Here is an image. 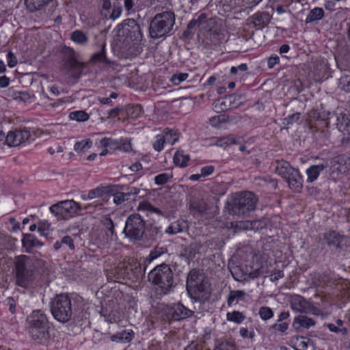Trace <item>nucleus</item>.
Instances as JSON below:
<instances>
[{
	"label": "nucleus",
	"mask_w": 350,
	"mask_h": 350,
	"mask_svg": "<svg viewBox=\"0 0 350 350\" xmlns=\"http://www.w3.org/2000/svg\"><path fill=\"white\" fill-rule=\"evenodd\" d=\"M27 331L31 338L40 344H47L51 339L50 325L46 315L41 310H34L27 317Z\"/></svg>",
	"instance_id": "obj_1"
},
{
	"label": "nucleus",
	"mask_w": 350,
	"mask_h": 350,
	"mask_svg": "<svg viewBox=\"0 0 350 350\" xmlns=\"http://www.w3.org/2000/svg\"><path fill=\"white\" fill-rule=\"evenodd\" d=\"M186 287L190 297L196 301L204 302L211 296V284L200 271H189Z\"/></svg>",
	"instance_id": "obj_2"
},
{
	"label": "nucleus",
	"mask_w": 350,
	"mask_h": 350,
	"mask_svg": "<svg viewBox=\"0 0 350 350\" xmlns=\"http://www.w3.org/2000/svg\"><path fill=\"white\" fill-rule=\"evenodd\" d=\"M34 260L26 255L16 256L14 259V275L16 284L28 288L34 280L36 271Z\"/></svg>",
	"instance_id": "obj_3"
},
{
	"label": "nucleus",
	"mask_w": 350,
	"mask_h": 350,
	"mask_svg": "<svg viewBox=\"0 0 350 350\" xmlns=\"http://www.w3.org/2000/svg\"><path fill=\"white\" fill-rule=\"evenodd\" d=\"M159 295H167L174 287V273L170 266L162 264L155 267L148 275Z\"/></svg>",
	"instance_id": "obj_4"
},
{
	"label": "nucleus",
	"mask_w": 350,
	"mask_h": 350,
	"mask_svg": "<svg viewBox=\"0 0 350 350\" xmlns=\"http://www.w3.org/2000/svg\"><path fill=\"white\" fill-rule=\"evenodd\" d=\"M175 19V14L171 11L157 14L150 23L149 32L151 38L158 39L168 35L173 29Z\"/></svg>",
	"instance_id": "obj_5"
},
{
	"label": "nucleus",
	"mask_w": 350,
	"mask_h": 350,
	"mask_svg": "<svg viewBox=\"0 0 350 350\" xmlns=\"http://www.w3.org/2000/svg\"><path fill=\"white\" fill-rule=\"evenodd\" d=\"M51 311L54 319L57 321L65 323L72 317V301L66 294L57 295L51 302Z\"/></svg>",
	"instance_id": "obj_6"
},
{
	"label": "nucleus",
	"mask_w": 350,
	"mask_h": 350,
	"mask_svg": "<svg viewBox=\"0 0 350 350\" xmlns=\"http://www.w3.org/2000/svg\"><path fill=\"white\" fill-rule=\"evenodd\" d=\"M258 199L252 192L241 193L234 199L230 213L238 217H246L254 211Z\"/></svg>",
	"instance_id": "obj_7"
},
{
	"label": "nucleus",
	"mask_w": 350,
	"mask_h": 350,
	"mask_svg": "<svg viewBox=\"0 0 350 350\" xmlns=\"http://www.w3.org/2000/svg\"><path fill=\"white\" fill-rule=\"evenodd\" d=\"M49 210L58 220H67L78 215L82 208L79 203L73 200H66L51 205Z\"/></svg>",
	"instance_id": "obj_8"
},
{
	"label": "nucleus",
	"mask_w": 350,
	"mask_h": 350,
	"mask_svg": "<svg viewBox=\"0 0 350 350\" xmlns=\"http://www.w3.org/2000/svg\"><path fill=\"white\" fill-rule=\"evenodd\" d=\"M145 226V221L142 216L134 213L127 218L124 232L131 241H140L144 235Z\"/></svg>",
	"instance_id": "obj_9"
},
{
	"label": "nucleus",
	"mask_w": 350,
	"mask_h": 350,
	"mask_svg": "<svg viewBox=\"0 0 350 350\" xmlns=\"http://www.w3.org/2000/svg\"><path fill=\"white\" fill-rule=\"evenodd\" d=\"M67 57L65 60L64 67L67 72L73 78H79L86 64L79 62L76 59V52L72 48L66 49Z\"/></svg>",
	"instance_id": "obj_10"
},
{
	"label": "nucleus",
	"mask_w": 350,
	"mask_h": 350,
	"mask_svg": "<svg viewBox=\"0 0 350 350\" xmlns=\"http://www.w3.org/2000/svg\"><path fill=\"white\" fill-rule=\"evenodd\" d=\"M119 27H121L118 29L119 33H122V36L127 39L136 43L142 40V33L140 27L134 19L124 20Z\"/></svg>",
	"instance_id": "obj_11"
},
{
	"label": "nucleus",
	"mask_w": 350,
	"mask_h": 350,
	"mask_svg": "<svg viewBox=\"0 0 350 350\" xmlns=\"http://www.w3.org/2000/svg\"><path fill=\"white\" fill-rule=\"evenodd\" d=\"M122 264H124L123 271L125 279L137 282L142 278L144 271L140 263L136 259H124L122 261Z\"/></svg>",
	"instance_id": "obj_12"
},
{
	"label": "nucleus",
	"mask_w": 350,
	"mask_h": 350,
	"mask_svg": "<svg viewBox=\"0 0 350 350\" xmlns=\"http://www.w3.org/2000/svg\"><path fill=\"white\" fill-rule=\"evenodd\" d=\"M193 311L181 304H174L166 309L165 316L167 320L180 321L191 317Z\"/></svg>",
	"instance_id": "obj_13"
},
{
	"label": "nucleus",
	"mask_w": 350,
	"mask_h": 350,
	"mask_svg": "<svg viewBox=\"0 0 350 350\" xmlns=\"http://www.w3.org/2000/svg\"><path fill=\"white\" fill-rule=\"evenodd\" d=\"M239 100V96L238 95H227L216 100L213 104V107L217 113L225 111L237 107L239 104L237 101Z\"/></svg>",
	"instance_id": "obj_14"
},
{
	"label": "nucleus",
	"mask_w": 350,
	"mask_h": 350,
	"mask_svg": "<svg viewBox=\"0 0 350 350\" xmlns=\"http://www.w3.org/2000/svg\"><path fill=\"white\" fill-rule=\"evenodd\" d=\"M323 239L329 249L332 251H337L342 248L347 242V239L336 231L325 232Z\"/></svg>",
	"instance_id": "obj_15"
},
{
	"label": "nucleus",
	"mask_w": 350,
	"mask_h": 350,
	"mask_svg": "<svg viewBox=\"0 0 350 350\" xmlns=\"http://www.w3.org/2000/svg\"><path fill=\"white\" fill-rule=\"evenodd\" d=\"M30 137L27 130L10 131L5 137V143L8 146H17L27 141Z\"/></svg>",
	"instance_id": "obj_16"
},
{
	"label": "nucleus",
	"mask_w": 350,
	"mask_h": 350,
	"mask_svg": "<svg viewBox=\"0 0 350 350\" xmlns=\"http://www.w3.org/2000/svg\"><path fill=\"white\" fill-rule=\"evenodd\" d=\"M291 308L295 312L308 313L310 311V304L301 296L295 295L290 300Z\"/></svg>",
	"instance_id": "obj_17"
},
{
	"label": "nucleus",
	"mask_w": 350,
	"mask_h": 350,
	"mask_svg": "<svg viewBox=\"0 0 350 350\" xmlns=\"http://www.w3.org/2000/svg\"><path fill=\"white\" fill-rule=\"evenodd\" d=\"M124 264L122 262L117 265L111 266L106 269V277L108 282H118L120 280H124Z\"/></svg>",
	"instance_id": "obj_18"
},
{
	"label": "nucleus",
	"mask_w": 350,
	"mask_h": 350,
	"mask_svg": "<svg viewBox=\"0 0 350 350\" xmlns=\"http://www.w3.org/2000/svg\"><path fill=\"white\" fill-rule=\"evenodd\" d=\"M285 180L289 188L295 192H300L303 187V178L299 171L296 169Z\"/></svg>",
	"instance_id": "obj_19"
},
{
	"label": "nucleus",
	"mask_w": 350,
	"mask_h": 350,
	"mask_svg": "<svg viewBox=\"0 0 350 350\" xmlns=\"http://www.w3.org/2000/svg\"><path fill=\"white\" fill-rule=\"evenodd\" d=\"M296 169L284 160H277L275 162V172L284 179L288 177Z\"/></svg>",
	"instance_id": "obj_20"
},
{
	"label": "nucleus",
	"mask_w": 350,
	"mask_h": 350,
	"mask_svg": "<svg viewBox=\"0 0 350 350\" xmlns=\"http://www.w3.org/2000/svg\"><path fill=\"white\" fill-rule=\"evenodd\" d=\"M330 170L332 174H336L337 176H339L347 173L348 171V167L346 165L344 159L338 156L332 159Z\"/></svg>",
	"instance_id": "obj_21"
},
{
	"label": "nucleus",
	"mask_w": 350,
	"mask_h": 350,
	"mask_svg": "<svg viewBox=\"0 0 350 350\" xmlns=\"http://www.w3.org/2000/svg\"><path fill=\"white\" fill-rule=\"evenodd\" d=\"M250 20L254 26L262 29L269 23L271 16L267 12H257L250 17Z\"/></svg>",
	"instance_id": "obj_22"
},
{
	"label": "nucleus",
	"mask_w": 350,
	"mask_h": 350,
	"mask_svg": "<svg viewBox=\"0 0 350 350\" xmlns=\"http://www.w3.org/2000/svg\"><path fill=\"white\" fill-rule=\"evenodd\" d=\"M327 166V164L320 163L318 165H312L309 167L306 171L307 175L306 182L312 183L316 180L319 176L320 173L323 172Z\"/></svg>",
	"instance_id": "obj_23"
},
{
	"label": "nucleus",
	"mask_w": 350,
	"mask_h": 350,
	"mask_svg": "<svg viewBox=\"0 0 350 350\" xmlns=\"http://www.w3.org/2000/svg\"><path fill=\"white\" fill-rule=\"evenodd\" d=\"M135 333L132 329H124L111 335L110 339L115 342L129 343L133 339Z\"/></svg>",
	"instance_id": "obj_24"
},
{
	"label": "nucleus",
	"mask_w": 350,
	"mask_h": 350,
	"mask_svg": "<svg viewBox=\"0 0 350 350\" xmlns=\"http://www.w3.org/2000/svg\"><path fill=\"white\" fill-rule=\"evenodd\" d=\"M314 325V320L304 315H299L296 317L293 323V327L297 330L301 327L309 329Z\"/></svg>",
	"instance_id": "obj_25"
},
{
	"label": "nucleus",
	"mask_w": 350,
	"mask_h": 350,
	"mask_svg": "<svg viewBox=\"0 0 350 350\" xmlns=\"http://www.w3.org/2000/svg\"><path fill=\"white\" fill-rule=\"evenodd\" d=\"M22 244L25 247L27 252H30L35 247H41L43 243L40 242L33 234H25L22 239Z\"/></svg>",
	"instance_id": "obj_26"
},
{
	"label": "nucleus",
	"mask_w": 350,
	"mask_h": 350,
	"mask_svg": "<svg viewBox=\"0 0 350 350\" xmlns=\"http://www.w3.org/2000/svg\"><path fill=\"white\" fill-rule=\"evenodd\" d=\"M70 39L77 44L86 46L89 42V36L87 32L81 29L73 31L70 33Z\"/></svg>",
	"instance_id": "obj_27"
},
{
	"label": "nucleus",
	"mask_w": 350,
	"mask_h": 350,
	"mask_svg": "<svg viewBox=\"0 0 350 350\" xmlns=\"http://www.w3.org/2000/svg\"><path fill=\"white\" fill-rule=\"evenodd\" d=\"M53 0H25L26 8L30 12L42 10Z\"/></svg>",
	"instance_id": "obj_28"
},
{
	"label": "nucleus",
	"mask_w": 350,
	"mask_h": 350,
	"mask_svg": "<svg viewBox=\"0 0 350 350\" xmlns=\"http://www.w3.org/2000/svg\"><path fill=\"white\" fill-rule=\"evenodd\" d=\"M336 126L343 135H350V118L345 113H340L337 118Z\"/></svg>",
	"instance_id": "obj_29"
},
{
	"label": "nucleus",
	"mask_w": 350,
	"mask_h": 350,
	"mask_svg": "<svg viewBox=\"0 0 350 350\" xmlns=\"http://www.w3.org/2000/svg\"><path fill=\"white\" fill-rule=\"evenodd\" d=\"M103 225L106 228L105 236L106 239L103 241V245L108 243L109 241H112L116 237L114 224L110 217H105L103 220Z\"/></svg>",
	"instance_id": "obj_30"
},
{
	"label": "nucleus",
	"mask_w": 350,
	"mask_h": 350,
	"mask_svg": "<svg viewBox=\"0 0 350 350\" xmlns=\"http://www.w3.org/2000/svg\"><path fill=\"white\" fill-rule=\"evenodd\" d=\"M107 193V189L105 187H99L90 190L87 194L82 196L84 200H91L95 198H104Z\"/></svg>",
	"instance_id": "obj_31"
},
{
	"label": "nucleus",
	"mask_w": 350,
	"mask_h": 350,
	"mask_svg": "<svg viewBox=\"0 0 350 350\" xmlns=\"http://www.w3.org/2000/svg\"><path fill=\"white\" fill-rule=\"evenodd\" d=\"M90 61L94 64H96L98 62L105 63L107 64H110V62L107 59L106 57L105 43L101 44V49L99 52L95 53L92 55Z\"/></svg>",
	"instance_id": "obj_32"
},
{
	"label": "nucleus",
	"mask_w": 350,
	"mask_h": 350,
	"mask_svg": "<svg viewBox=\"0 0 350 350\" xmlns=\"http://www.w3.org/2000/svg\"><path fill=\"white\" fill-rule=\"evenodd\" d=\"M262 222L258 221H239L235 224L234 226L236 228H239L241 230H253L255 228H262Z\"/></svg>",
	"instance_id": "obj_33"
},
{
	"label": "nucleus",
	"mask_w": 350,
	"mask_h": 350,
	"mask_svg": "<svg viewBox=\"0 0 350 350\" xmlns=\"http://www.w3.org/2000/svg\"><path fill=\"white\" fill-rule=\"evenodd\" d=\"M190 157L189 154H185L183 151H177L173 158L175 165L180 167H185L187 165V162L189 161Z\"/></svg>",
	"instance_id": "obj_34"
},
{
	"label": "nucleus",
	"mask_w": 350,
	"mask_h": 350,
	"mask_svg": "<svg viewBox=\"0 0 350 350\" xmlns=\"http://www.w3.org/2000/svg\"><path fill=\"white\" fill-rule=\"evenodd\" d=\"M213 350H237L235 344L230 340H218Z\"/></svg>",
	"instance_id": "obj_35"
},
{
	"label": "nucleus",
	"mask_w": 350,
	"mask_h": 350,
	"mask_svg": "<svg viewBox=\"0 0 350 350\" xmlns=\"http://www.w3.org/2000/svg\"><path fill=\"white\" fill-rule=\"evenodd\" d=\"M324 16V11L321 8H315L310 11L306 18V23H310L315 21L321 20Z\"/></svg>",
	"instance_id": "obj_36"
},
{
	"label": "nucleus",
	"mask_w": 350,
	"mask_h": 350,
	"mask_svg": "<svg viewBox=\"0 0 350 350\" xmlns=\"http://www.w3.org/2000/svg\"><path fill=\"white\" fill-rule=\"evenodd\" d=\"M245 295V292L242 290L230 291L227 300L228 306H232L235 300H243Z\"/></svg>",
	"instance_id": "obj_37"
},
{
	"label": "nucleus",
	"mask_w": 350,
	"mask_h": 350,
	"mask_svg": "<svg viewBox=\"0 0 350 350\" xmlns=\"http://www.w3.org/2000/svg\"><path fill=\"white\" fill-rule=\"evenodd\" d=\"M190 209L195 213L202 215L207 211L208 205L203 200L193 201L190 204Z\"/></svg>",
	"instance_id": "obj_38"
},
{
	"label": "nucleus",
	"mask_w": 350,
	"mask_h": 350,
	"mask_svg": "<svg viewBox=\"0 0 350 350\" xmlns=\"http://www.w3.org/2000/svg\"><path fill=\"white\" fill-rule=\"evenodd\" d=\"M138 211H149L150 213H156L159 215H163V213L158 208L153 206L148 201L141 202L137 207Z\"/></svg>",
	"instance_id": "obj_39"
},
{
	"label": "nucleus",
	"mask_w": 350,
	"mask_h": 350,
	"mask_svg": "<svg viewBox=\"0 0 350 350\" xmlns=\"http://www.w3.org/2000/svg\"><path fill=\"white\" fill-rule=\"evenodd\" d=\"M226 319L228 321L234 322L236 323H241L245 319L244 314L239 311H233L232 312H228L226 314Z\"/></svg>",
	"instance_id": "obj_40"
},
{
	"label": "nucleus",
	"mask_w": 350,
	"mask_h": 350,
	"mask_svg": "<svg viewBox=\"0 0 350 350\" xmlns=\"http://www.w3.org/2000/svg\"><path fill=\"white\" fill-rule=\"evenodd\" d=\"M69 118L77 122H85L89 119V115L84 111H76L70 112Z\"/></svg>",
	"instance_id": "obj_41"
},
{
	"label": "nucleus",
	"mask_w": 350,
	"mask_h": 350,
	"mask_svg": "<svg viewBox=\"0 0 350 350\" xmlns=\"http://www.w3.org/2000/svg\"><path fill=\"white\" fill-rule=\"evenodd\" d=\"M298 346L300 350H314L313 342L310 339L301 336L297 338Z\"/></svg>",
	"instance_id": "obj_42"
},
{
	"label": "nucleus",
	"mask_w": 350,
	"mask_h": 350,
	"mask_svg": "<svg viewBox=\"0 0 350 350\" xmlns=\"http://www.w3.org/2000/svg\"><path fill=\"white\" fill-rule=\"evenodd\" d=\"M232 118L230 117H226L225 115H219L213 116L209 119V122L211 126L214 127L219 126V124L222 122H231Z\"/></svg>",
	"instance_id": "obj_43"
},
{
	"label": "nucleus",
	"mask_w": 350,
	"mask_h": 350,
	"mask_svg": "<svg viewBox=\"0 0 350 350\" xmlns=\"http://www.w3.org/2000/svg\"><path fill=\"white\" fill-rule=\"evenodd\" d=\"M237 143L235 138L232 137L226 136L217 138L215 142V145L220 147H226L227 146Z\"/></svg>",
	"instance_id": "obj_44"
},
{
	"label": "nucleus",
	"mask_w": 350,
	"mask_h": 350,
	"mask_svg": "<svg viewBox=\"0 0 350 350\" xmlns=\"http://www.w3.org/2000/svg\"><path fill=\"white\" fill-rule=\"evenodd\" d=\"M258 314L262 320L267 321L273 317V312L268 306H262L259 308Z\"/></svg>",
	"instance_id": "obj_45"
},
{
	"label": "nucleus",
	"mask_w": 350,
	"mask_h": 350,
	"mask_svg": "<svg viewBox=\"0 0 350 350\" xmlns=\"http://www.w3.org/2000/svg\"><path fill=\"white\" fill-rule=\"evenodd\" d=\"M92 146V141L90 139L83 140L77 142L74 146V149L77 152H84L88 150Z\"/></svg>",
	"instance_id": "obj_46"
},
{
	"label": "nucleus",
	"mask_w": 350,
	"mask_h": 350,
	"mask_svg": "<svg viewBox=\"0 0 350 350\" xmlns=\"http://www.w3.org/2000/svg\"><path fill=\"white\" fill-rule=\"evenodd\" d=\"M163 135L165 137L166 142L172 145L174 144L178 139L177 133L172 129L166 130L165 134Z\"/></svg>",
	"instance_id": "obj_47"
},
{
	"label": "nucleus",
	"mask_w": 350,
	"mask_h": 350,
	"mask_svg": "<svg viewBox=\"0 0 350 350\" xmlns=\"http://www.w3.org/2000/svg\"><path fill=\"white\" fill-rule=\"evenodd\" d=\"M223 38V35L217 32V31H213L210 29L207 35V39H209L211 43L214 45H217L219 44V42Z\"/></svg>",
	"instance_id": "obj_48"
},
{
	"label": "nucleus",
	"mask_w": 350,
	"mask_h": 350,
	"mask_svg": "<svg viewBox=\"0 0 350 350\" xmlns=\"http://www.w3.org/2000/svg\"><path fill=\"white\" fill-rule=\"evenodd\" d=\"M127 200H129V194H125L124 192H116L113 195V201L117 206Z\"/></svg>",
	"instance_id": "obj_49"
},
{
	"label": "nucleus",
	"mask_w": 350,
	"mask_h": 350,
	"mask_svg": "<svg viewBox=\"0 0 350 350\" xmlns=\"http://www.w3.org/2000/svg\"><path fill=\"white\" fill-rule=\"evenodd\" d=\"M189 77L188 73L178 72L174 74L171 77V81L176 85H179L181 82L185 81Z\"/></svg>",
	"instance_id": "obj_50"
},
{
	"label": "nucleus",
	"mask_w": 350,
	"mask_h": 350,
	"mask_svg": "<svg viewBox=\"0 0 350 350\" xmlns=\"http://www.w3.org/2000/svg\"><path fill=\"white\" fill-rule=\"evenodd\" d=\"M172 178V175L167 173L160 174L155 176L154 182L157 185L166 184L168 180Z\"/></svg>",
	"instance_id": "obj_51"
},
{
	"label": "nucleus",
	"mask_w": 350,
	"mask_h": 350,
	"mask_svg": "<svg viewBox=\"0 0 350 350\" xmlns=\"http://www.w3.org/2000/svg\"><path fill=\"white\" fill-rule=\"evenodd\" d=\"M340 88L346 92H350V75H345L339 79Z\"/></svg>",
	"instance_id": "obj_52"
},
{
	"label": "nucleus",
	"mask_w": 350,
	"mask_h": 350,
	"mask_svg": "<svg viewBox=\"0 0 350 350\" xmlns=\"http://www.w3.org/2000/svg\"><path fill=\"white\" fill-rule=\"evenodd\" d=\"M165 142H166V141L163 135H157L156 140L153 143L154 149L157 152L161 151L163 148V146Z\"/></svg>",
	"instance_id": "obj_53"
},
{
	"label": "nucleus",
	"mask_w": 350,
	"mask_h": 350,
	"mask_svg": "<svg viewBox=\"0 0 350 350\" xmlns=\"http://www.w3.org/2000/svg\"><path fill=\"white\" fill-rule=\"evenodd\" d=\"M288 328V323L286 322H278L273 324L270 327L269 330L278 331L282 334L284 333Z\"/></svg>",
	"instance_id": "obj_54"
},
{
	"label": "nucleus",
	"mask_w": 350,
	"mask_h": 350,
	"mask_svg": "<svg viewBox=\"0 0 350 350\" xmlns=\"http://www.w3.org/2000/svg\"><path fill=\"white\" fill-rule=\"evenodd\" d=\"M166 250L164 247H155L148 255V260L150 262L165 253Z\"/></svg>",
	"instance_id": "obj_55"
},
{
	"label": "nucleus",
	"mask_w": 350,
	"mask_h": 350,
	"mask_svg": "<svg viewBox=\"0 0 350 350\" xmlns=\"http://www.w3.org/2000/svg\"><path fill=\"white\" fill-rule=\"evenodd\" d=\"M142 113V108L139 105L129 107L127 109L128 115L133 119L138 118Z\"/></svg>",
	"instance_id": "obj_56"
},
{
	"label": "nucleus",
	"mask_w": 350,
	"mask_h": 350,
	"mask_svg": "<svg viewBox=\"0 0 350 350\" xmlns=\"http://www.w3.org/2000/svg\"><path fill=\"white\" fill-rule=\"evenodd\" d=\"M120 146L118 150H122L125 152H129L132 150L131 140L128 139H120Z\"/></svg>",
	"instance_id": "obj_57"
},
{
	"label": "nucleus",
	"mask_w": 350,
	"mask_h": 350,
	"mask_svg": "<svg viewBox=\"0 0 350 350\" xmlns=\"http://www.w3.org/2000/svg\"><path fill=\"white\" fill-rule=\"evenodd\" d=\"M182 231V228L177 222L172 223L165 230V232L170 234H176Z\"/></svg>",
	"instance_id": "obj_58"
},
{
	"label": "nucleus",
	"mask_w": 350,
	"mask_h": 350,
	"mask_svg": "<svg viewBox=\"0 0 350 350\" xmlns=\"http://www.w3.org/2000/svg\"><path fill=\"white\" fill-rule=\"evenodd\" d=\"M18 63V60L12 51H9L8 53V65L10 68L14 67Z\"/></svg>",
	"instance_id": "obj_59"
},
{
	"label": "nucleus",
	"mask_w": 350,
	"mask_h": 350,
	"mask_svg": "<svg viewBox=\"0 0 350 350\" xmlns=\"http://www.w3.org/2000/svg\"><path fill=\"white\" fill-rule=\"evenodd\" d=\"M62 245H66L70 250H74L75 247L73 239L70 236H64L62 239Z\"/></svg>",
	"instance_id": "obj_60"
},
{
	"label": "nucleus",
	"mask_w": 350,
	"mask_h": 350,
	"mask_svg": "<svg viewBox=\"0 0 350 350\" xmlns=\"http://www.w3.org/2000/svg\"><path fill=\"white\" fill-rule=\"evenodd\" d=\"M329 113L325 111H315L313 113L314 118L317 120H325L328 118Z\"/></svg>",
	"instance_id": "obj_61"
},
{
	"label": "nucleus",
	"mask_w": 350,
	"mask_h": 350,
	"mask_svg": "<svg viewBox=\"0 0 350 350\" xmlns=\"http://www.w3.org/2000/svg\"><path fill=\"white\" fill-rule=\"evenodd\" d=\"M300 113H295L292 115L288 116L287 118H285V120L286 121L287 124H293L294 122H296L299 118H300Z\"/></svg>",
	"instance_id": "obj_62"
},
{
	"label": "nucleus",
	"mask_w": 350,
	"mask_h": 350,
	"mask_svg": "<svg viewBox=\"0 0 350 350\" xmlns=\"http://www.w3.org/2000/svg\"><path fill=\"white\" fill-rule=\"evenodd\" d=\"M280 58L278 55L271 56L267 60V66L269 68H272L274 66L279 63Z\"/></svg>",
	"instance_id": "obj_63"
},
{
	"label": "nucleus",
	"mask_w": 350,
	"mask_h": 350,
	"mask_svg": "<svg viewBox=\"0 0 350 350\" xmlns=\"http://www.w3.org/2000/svg\"><path fill=\"white\" fill-rule=\"evenodd\" d=\"M214 171L213 165H207L201 169V174L202 176H207L211 174Z\"/></svg>",
	"instance_id": "obj_64"
}]
</instances>
